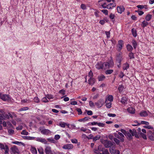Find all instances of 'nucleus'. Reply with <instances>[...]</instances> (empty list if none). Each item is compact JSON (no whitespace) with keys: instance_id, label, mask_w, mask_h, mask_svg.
Wrapping results in <instances>:
<instances>
[{"instance_id":"61","label":"nucleus","mask_w":154,"mask_h":154,"mask_svg":"<svg viewBox=\"0 0 154 154\" xmlns=\"http://www.w3.org/2000/svg\"><path fill=\"white\" fill-rule=\"evenodd\" d=\"M140 124H144L146 125H148L149 124V123L147 122H146L145 121H142L141 122Z\"/></svg>"},{"instance_id":"13","label":"nucleus","mask_w":154,"mask_h":154,"mask_svg":"<svg viewBox=\"0 0 154 154\" xmlns=\"http://www.w3.org/2000/svg\"><path fill=\"white\" fill-rule=\"evenodd\" d=\"M147 133L149 138L151 140H154V137L153 135L152 132L151 131H149Z\"/></svg>"},{"instance_id":"15","label":"nucleus","mask_w":154,"mask_h":154,"mask_svg":"<svg viewBox=\"0 0 154 154\" xmlns=\"http://www.w3.org/2000/svg\"><path fill=\"white\" fill-rule=\"evenodd\" d=\"M117 10L119 13H122L124 11L125 8L123 6H118Z\"/></svg>"},{"instance_id":"3","label":"nucleus","mask_w":154,"mask_h":154,"mask_svg":"<svg viewBox=\"0 0 154 154\" xmlns=\"http://www.w3.org/2000/svg\"><path fill=\"white\" fill-rule=\"evenodd\" d=\"M11 154H19L20 153L19 150L16 146H13L11 148Z\"/></svg>"},{"instance_id":"48","label":"nucleus","mask_w":154,"mask_h":154,"mask_svg":"<svg viewBox=\"0 0 154 154\" xmlns=\"http://www.w3.org/2000/svg\"><path fill=\"white\" fill-rule=\"evenodd\" d=\"M76 110L78 112L79 115H80L82 114V112L81 109L77 108L76 109Z\"/></svg>"},{"instance_id":"12","label":"nucleus","mask_w":154,"mask_h":154,"mask_svg":"<svg viewBox=\"0 0 154 154\" xmlns=\"http://www.w3.org/2000/svg\"><path fill=\"white\" fill-rule=\"evenodd\" d=\"M73 147V145L71 144L64 145L62 147L63 148L65 149H72Z\"/></svg>"},{"instance_id":"20","label":"nucleus","mask_w":154,"mask_h":154,"mask_svg":"<svg viewBox=\"0 0 154 154\" xmlns=\"http://www.w3.org/2000/svg\"><path fill=\"white\" fill-rule=\"evenodd\" d=\"M122 60V57L121 56L117 57L116 61L118 63H119V64H118V66L119 67L121 64V62Z\"/></svg>"},{"instance_id":"42","label":"nucleus","mask_w":154,"mask_h":154,"mask_svg":"<svg viewBox=\"0 0 154 154\" xmlns=\"http://www.w3.org/2000/svg\"><path fill=\"white\" fill-rule=\"evenodd\" d=\"M132 43L134 48V49H135L137 46V43L136 42L135 40H133L132 41Z\"/></svg>"},{"instance_id":"58","label":"nucleus","mask_w":154,"mask_h":154,"mask_svg":"<svg viewBox=\"0 0 154 154\" xmlns=\"http://www.w3.org/2000/svg\"><path fill=\"white\" fill-rule=\"evenodd\" d=\"M81 8L83 10H85L86 8V5L84 4H81Z\"/></svg>"},{"instance_id":"7","label":"nucleus","mask_w":154,"mask_h":154,"mask_svg":"<svg viewBox=\"0 0 154 154\" xmlns=\"http://www.w3.org/2000/svg\"><path fill=\"white\" fill-rule=\"evenodd\" d=\"M106 4L105 3L102 5V6L103 8H107V9H112V7H110V5H112V7H115L116 6V4L115 3H111L109 4L106 6H105L104 5Z\"/></svg>"},{"instance_id":"25","label":"nucleus","mask_w":154,"mask_h":154,"mask_svg":"<svg viewBox=\"0 0 154 154\" xmlns=\"http://www.w3.org/2000/svg\"><path fill=\"white\" fill-rule=\"evenodd\" d=\"M127 99L125 97H123L122 98L121 102L123 104H125L127 102Z\"/></svg>"},{"instance_id":"55","label":"nucleus","mask_w":154,"mask_h":154,"mask_svg":"<svg viewBox=\"0 0 154 154\" xmlns=\"http://www.w3.org/2000/svg\"><path fill=\"white\" fill-rule=\"evenodd\" d=\"M87 112V114L88 115H92L93 114L91 110H86Z\"/></svg>"},{"instance_id":"16","label":"nucleus","mask_w":154,"mask_h":154,"mask_svg":"<svg viewBox=\"0 0 154 154\" xmlns=\"http://www.w3.org/2000/svg\"><path fill=\"white\" fill-rule=\"evenodd\" d=\"M41 132L43 134L48 135L51 132L49 130L47 129H45L42 130L41 131Z\"/></svg>"},{"instance_id":"4","label":"nucleus","mask_w":154,"mask_h":154,"mask_svg":"<svg viewBox=\"0 0 154 154\" xmlns=\"http://www.w3.org/2000/svg\"><path fill=\"white\" fill-rule=\"evenodd\" d=\"M115 136L116 138L119 139L122 142H123L124 141V136L123 134L121 132H118V134H115Z\"/></svg>"},{"instance_id":"59","label":"nucleus","mask_w":154,"mask_h":154,"mask_svg":"<svg viewBox=\"0 0 154 154\" xmlns=\"http://www.w3.org/2000/svg\"><path fill=\"white\" fill-rule=\"evenodd\" d=\"M59 92L60 93L62 94V95H64L65 94V91L63 89L60 90Z\"/></svg>"},{"instance_id":"18","label":"nucleus","mask_w":154,"mask_h":154,"mask_svg":"<svg viewBox=\"0 0 154 154\" xmlns=\"http://www.w3.org/2000/svg\"><path fill=\"white\" fill-rule=\"evenodd\" d=\"M113 98L112 95H109L108 96L107 98H106L105 103H106L107 100L109 101L110 102H112L113 101Z\"/></svg>"},{"instance_id":"10","label":"nucleus","mask_w":154,"mask_h":154,"mask_svg":"<svg viewBox=\"0 0 154 154\" xmlns=\"http://www.w3.org/2000/svg\"><path fill=\"white\" fill-rule=\"evenodd\" d=\"M96 68L98 69H103V62H98L95 65Z\"/></svg>"},{"instance_id":"49","label":"nucleus","mask_w":154,"mask_h":154,"mask_svg":"<svg viewBox=\"0 0 154 154\" xmlns=\"http://www.w3.org/2000/svg\"><path fill=\"white\" fill-rule=\"evenodd\" d=\"M129 56L130 59L134 58L133 53L131 52L129 53Z\"/></svg>"},{"instance_id":"11","label":"nucleus","mask_w":154,"mask_h":154,"mask_svg":"<svg viewBox=\"0 0 154 154\" xmlns=\"http://www.w3.org/2000/svg\"><path fill=\"white\" fill-rule=\"evenodd\" d=\"M123 45V41L122 40H120L119 41L117 45L118 50L120 51L122 49Z\"/></svg>"},{"instance_id":"30","label":"nucleus","mask_w":154,"mask_h":154,"mask_svg":"<svg viewBox=\"0 0 154 154\" xmlns=\"http://www.w3.org/2000/svg\"><path fill=\"white\" fill-rule=\"evenodd\" d=\"M124 88V87L123 85H119L118 89L120 93H121L122 92Z\"/></svg>"},{"instance_id":"62","label":"nucleus","mask_w":154,"mask_h":154,"mask_svg":"<svg viewBox=\"0 0 154 154\" xmlns=\"http://www.w3.org/2000/svg\"><path fill=\"white\" fill-rule=\"evenodd\" d=\"M89 104L90 106L91 107H93L94 106V103L91 101H90L89 102Z\"/></svg>"},{"instance_id":"37","label":"nucleus","mask_w":154,"mask_h":154,"mask_svg":"<svg viewBox=\"0 0 154 154\" xmlns=\"http://www.w3.org/2000/svg\"><path fill=\"white\" fill-rule=\"evenodd\" d=\"M100 135H97L93 138V140L94 141H96L100 139Z\"/></svg>"},{"instance_id":"1","label":"nucleus","mask_w":154,"mask_h":154,"mask_svg":"<svg viewBox=\"0 0 154 154\" xmlns=\"http://www.w3.org/2000/svg\"><path fill=\"white\" fill-rule=\"evenodd\" d=\"M103 69H106L112 67L114 66V63L112 61L103 63Z\"/></svg>"},{"instance_id":"27","label":"nucleus","mask_w":154,"mask_h":154,"mask_svg":"<svg viewBox=\"0 0 154 154\" xmlns=\"http://www.w3.org/2000/svg\"><path fill=\"white\" fill-rule=\"evenodd\" d=\"M152 15L150 14H147L146 17L145 19L147 21H149L151 19Z\"/></svg>"},{"instance_id":"17","label":"nucleus","mask_w":154,"mask_h":154,"mask_svg":"<svg viewBox=\"0 0 154 154\" xmlns=\"http://www.w3.org/2000/svg\"><path fill=\"white\" fill-rule=\"evenodd\" d=\"M140 115L141 117H145L147 116L148 114L146 111L143 110L140 112Z\"/></svg>"},{"instance_id":"36","label":"nucleus","mask_w":154,"mask_h":154,"mask_svg":"<svg viewBox=\"0 0 154 154\" xmlns=\"http://www.w3.org/2000/svg\"><path fill=\"white\" fill-rule=\"evenodd\" d=\"M8 133L9 135H12L14 133V131L12 129H9L8 130Z\"/></svg>"},{"instance_id":"33","label":"nucleus","mask_w":154,"mask_h":154,"mask_svg":"<svg viewBox=\"0 0 154 154\" xmlns=\"http://www.w3.org/2000/svg\"><path fill=\"white\" fill-rule=\"evenodd\" d=\"M131 32L132 34L134 37H135L137 36V34L136 33V30L134 28H133L131 29Z\"/></svg>"},{"instance_id":"63","label":"nucleus","mask_w":154,"mask_h":154,"mask_svg":"<svg viewBox=\"0 0 154 154\" xmlns=\"http://www.w3.org/2000/svg\"><path fill=\"white\" fill-rule=\"evenodd\" d=\"M71 142L73 143H76L78 142V140L76 139H74L71 140Z\"/></svg>"},{"instance_id":"51","label":"nucleus","mask_w":154,"mask_h":154,"mask_svg":"<svg viewBox=\"0 0 154 154\" xmlns=\"http://www.w3.org/2000/svg\"><path fill=\"white\" fill-rule=\"evenodd\" d=\"M5 146L3 144L0 143V148L1 149H5Z\"/></svg>"},{"instance_id":"38","label":"nucleus","mask_w":154,"mask_h":154,"mask_svg":"<svg viewBox=\"0 0 154 154\" xmlns=\"http://www.w3.org/2000/svg\"><path fill=\"white\" fill-rule=\"evenodd\" d=\"M106 103V106L107 108H110L111 107L112 103L110 102L107 103V102L106 103Z\"/></svg>"},{"instance_id":"24","label":"nucleus","mask_w":154,"mask_h":154,"mask_svg":"<svg viewBox=\"0 0 154 154\" xmlns=\"http://www.w3.org/2000/svg\"><path fill=\"white\" fill-rule=\"evenodd\" d=\"M148 24L149 23L147 22L144 20L142 22L141 25L144 28L148 26Z\"/></svg>"},{"instance_id":"22","label":"nucleus","mask_w":154,"mask_h":154,"mask_svg":"<svg viewBox=\"0 0 154 154\" xmlns=\"http://www.w3.org/2000/svg\"><path fill=\"white\" fill-rule=\"evenodd\" d=\"M88 82L89 84L92 85L94 84L95 82V79L93 78H90L89 80H88Z\"/></svg>"},{"instance_id":"45","label":"nucleus","mask_w":154,"mask_h":154,"mask_svg":"<svg viewBox=\"0 0 154 154\" xmlns=\"http://www.w3.org/2000/svg\"><path fill=\"white\" fill-rule=\"evenodd\" d=\"M102 154H109L108 150L107 149H105L103 150L102 153Z\"/></svg>"},{"instance_id":"6","label":"nucleus","mask_w":154,"mask_h":154,"mask_svg":"<svg viewBox=\"0 0 154 154\" xmlns=\"http://www.w3.org/2000/svg\"><path fill=\"white\" fill-rule=\"evenodd\" d=\"M0 98L4 101L8 100L10 99L9 96L7 94H1Z\"/></svg>"},{"instance_id":"54","label":"nucleus","mask_w":154,"mask_h":154,"mask_svg":"<svg viewBox=\"0 0 154 154\" xmlns=\"http://www.w3.org/2000/svg\"><path fill=\"white\" fill-rule=\"evenodd\" d=\"M4 119L5 118L7 119H9V117L8 114H3Z\"/></svg>"},{"instance_id":"8","label":"nucleus","mask_w":154,"mask_h":154,"mask_svg":"<svg viewBox=\"0 0 154 154\" xmlns=\"http://www.w3.org/2000/svg\"><path fill=\"white\" fill-rule=\"evenodd\" d=\"M129 132L131 134L132 136H134L137 138H139V137L138 134H137L136 131L135 129H133V130L130 129Z\"/></svg>"},{"instance_id":"46","label":"nucleus","mask_w":154,"mask_h":154,"mask_svg":"<svg viewBox=\"0 0 154 154\" xmlns=\"http://www.w3.org/2000/svg\"><path fill=\"white\" fill-rule=\"evenodd\" d=\"M8 115L9 117H10L11 118H13V116H15V115L14 112L8 113Z\"/></svg>"},{"instance_id":"41","label":"nucleus","mask_w":154,"mask_h":154,"mask_svg":"<svg viewBox=\"0 0 154 154\" xmlns=\"http://www.w3.org/2000/svg\"><path fill=\"white\" fill-rule=\"evenodd\" d=\"M29 108L27 107H24L20 109L19 110V111H26L29 109Z\"/></svg>"},{"instance_id":"64","label":"nucleus","mask_w":154,"mask_h":154,"mask_svg":"<svg viewBox=\"0 0 154 154\" xmlns=\"http://www.w3.org/2000/svg\"><path fill=\"white\" fill-rule=\"evenodd\" d=\"M124 76V74L123 72H121L119 76V77L121 78H122Z\"/></svg>"},{"instance_id":"21","label":"nucleus","mask_w":154,"mask_h":154,"mask_svg":"<svg viewBox=\"0 0 154 154\" xmlns=\"http://www.w3.org/2000/svg\"><path fill=\"white\" fill-rule=\"evenodd\" d=\"M106 78V77L103 75H101L98 76V79L99 81L104 80Z\"/></svg>"},{"instance_id":"43","label":"nucleus","mask_w":154,"mask_h":154,"mask_svg":"<svg viewBox=\"0 0 154 154\" xmlns=\"http://www.w3.org/2000/svg\"><path fill=\"white\" fill-rule=\"evenodd\" d=\"M38 151L40 154H44L43 149L42 148H40L38 149Z\"/></svg>"},{"instance_id":"35","label":"nucleus","mask_w":154,"mask_h":154,"mask_svg":"<svg viewBox=\"0 0 154 154\" xmlns=\"http://www.w3.org/2000/svg\"><path fill=\"white\" fill-rule=\"evenodd\" d=\"M5 154H9V149L7 145H5Z\"/></svg>"},{"instance_id":"39","label":"nucleus","mask_w":154,"mask_h":154,"mask_svg":"<svg viewBox=\"0 0 154 154\" xmlns=\"http://www.w3.org/2000/svg\"><path fill=\"white\" fill-rule=\"evenodd\" d=\"M140 135L141 136L142 138L144 139H146V134L142 133L140 132Z\"/></svg>"},{"instance_id":"14","label":"nucleus","mask_w":154,"mask_h":154,"mask_svg":"<svg viewBox=\"0 0 154 154\" xmlns=\"http://www.w3.org/2000/svg\"><path fill=\"white\" fill-rule=\"evenodd\" d=\"M36 140L41 142L44 143L45 144H47V141L46 139L42 138H37Z\"/></svg>"},{"instance_id":"34","label":"nucleus","mask_w":154,"mask_h":154,"mask_svg":"<svg viewBox=\"0 0 154 154\" xmlns=\"http://www.w3.org/2000/svg\"><path fill=\"white\" fill-rule=\"evenodd\" d=\"M32 153L33 154H37V151L35 148L34 147L32 148L31 149Z\"/></svg>"},{"instance_id":"47","label":"nucleus","mask_w":154,"mask_h":154,"mask_svg":"<svg viewBox=\"0 0 154 154\" xmlns=\"http://www.w3.org/2000/svg\"><path fill=\"white\" fill-rule=\"evenodd\" d=\"M42 102H45V103H48V100L47 99V97H44L42 99Z\"/></svg>"},{"instance_id":"56","label":"nucleus","mask_w":154,"mask_h":154,"mask_svg":"<svg viewBox=\"0 0 154 154\" xmlns=\"http://www.w3.org/2000/svg\"><path fill=\"white\" fill-rule=\"evenodd\" d=\"M101 11L104 14H105L106 15L108 14V11L107 10L103 9L101 10Z\"/></svg>"},{"instance_id":"44","label":"nucleus","mask_w":154,"mask_h":154,"mask_svg":"<svg viewBox=\"0 0 154 154\" xmlns=\"http://www.w3.org/2000/svg\"><path fill=\"white\" fill-rule=\"evenodd\" d=\"M12 143L13 144H16L17 145H19L20 144H21V145H23V143L21 142H19L17 141H15L14 142H13Z\"/></svg>"},{"instance_id":"32","label":"nucleus","mask_w":154,"mask_h":154,"mask_svg":"<svg viewBox=\"0 0 154 154\" xmlns=\"http://www.w3.org/2000/svg\"><path fill=\"white\" fill-rule=\"evenodd\" d=\"M66 123L61 122L59 123V125L62 128H65L66 126Z\"/></svg>"},{"instance_id":"40","label":"nucleus","mask_w":154,"mask_h":154,"mask_svg":"<svg viewBox=\"0 0 154 154\" xmlns=\"http://www.w3.org/2000/svg\"><path fill=\"white\" fill-rule=\"evenodd\" d=\"M97 148L100 152H103L104 149L103 147L101 145H99L98 146Z\"/></svg>"},{"instance_id":"23","label":"nucleus","mask_w":154,"mask_h":154,"mask_svg":"<svg viewBox=\"0 0 154 154\" xmlns=\"http://www.w3.org/2000/svg\"><path fill=\"white\" fill-rule=\"evenodd\" d=\"M127 110L130 113L133 114L134 113L135 109L131 107L128 108Z\"/></svg>"},{"instance_id":"26","label":"nucleus","mask_w":154,"mask_h":154,"mask_svg":"<svg viewBox=\"0 0 154 154\" xmlns=\"http://www.w3.org/2000/svg\"><path fill=\"white\" fill-rule=\"evenodd\" d=\"M126 48H127V50L128 51H130V52L132 51V50L133 49V48L132 47V46L131 45H130L129 44H128L127 45Z\"/></svg>"},{"instance_id":"50","label":"nucleus","mask_w":154,"mask_h":154,"mask_svg":"<svg viewBox=\"0 0 154 154\" xmlns=\"http://www.w3.org/2000/svg\"><path fill=\"white\" fill-rule=\"evenodd\" d=\"M114 140L116 142L117 144H119L120 143V141L119 140L117 139L116 138H114Z\"/></svg>"},{"instance_id":"31","label":"nucleus","mask_w":154,"mask_h":154,"mask_svg":"<svg viewBox=\"0 0 154 154\" xmlns=\"http://www.w3.org/2000/svg\"><path fill=\"white\" fill-rule=\"evenodd\" d=\"M129 67V65L127 63H125L124 64L123 69L124 70H126Z\"/></svg>"},{"instance_id":"52","label":"nucleus","mask_w":154,"mask_h":154,"mask_svg":"<svg viewBox=\"0 0 154 154\" xmlns=\"http://www.w3.org/2000/svg\"><path fill=\"white\" fill-rule=\"evenodd\" d=\"M22 134H24L25 135H27L28 134V133L25 130H23L21 132Z\"/></svg>"},{"instance_id":"28","label":"nucleus","mask_w":154,"mask_h":154,"mask_svg":"<svg viewBox=\"0 0 154 154\" xmlns=\"http://www.w3.org/2000/svg\"><path fill=\"white\" fill-rule=\"evenodd\" d=\"M125 135L127 137L128 139H132V135L131 134V133H130L128 132H127V134H125Z\"/></svg>"},{"instance_id":"53","label":"nucleus","mask_w":154,"mask_h":154,"mask_svg":"<svg viewBox=\"0 0 154 154\" xmlns=\"http://www.w3.org/2000/svg\"><path fill=\"white\" fill-rule=\"evenodd\" d=\"M34 100L35 102L38 103L39 102V100L38 97H35L34 99Z\"/></svg>"},{"instance_id":"2","label":"nucleus","mask_w":154,"mask_h":154,"mask_svg":"<svg viewBox=\"0 0 154 154\" xmlns=\"http://www.w3.org/2000/svg\"><path fill=\"white\" fill-rule=\"evenodd\" d=\"M101 142L106 148L109 147L113 145L112 143L109 140L102 139L101 140Z\"/></svg>"},{"instance_id":"29","label":"nucleus","mask_w":154,"mask_h":154,"mask_svg":"<svg viewBox=\"0 0 154 154\" xmlns=\"http://www.w3.org/2000/svg\"><path fill=\"white\" fill-rule=\"evenodd\" d=\"M113 72V70L112 69H108L105 71V73L107 75L110 74L112 73Z\"/></svg>"},{"instance_id":"5","label":"nucleus","mask_w":154,"mask_h":154,"mask_svg":"<svg viewBox=\"0 0 154 154\" xmlns=\"http://www.w3.org/2000/svg\"><path fill=\"white\" fill-rule=\"evenodd\" d=\"M104 103V100L103 99H100L97 102L95 103L96 105L99 108L101 107Z\"/></svg>"},{"instance_id":"9","label":"nucleus","mask_w":154,"mask_h":154,"mask_svg":"<svg viewBox=\"0 0 154 154\" xmlns=\"http://www.w3.org/2000/svg\"><path fill=\"white\" fill-rule=\"evenodd\" d=\"M45 151L46 154H53L51 150V148L49 146H46L45 149Z\"/></svg>"},{"instance_id":"19","label":"nucleus","mask_w":154,"mask_h":154,"mask_svg":"<svg viewBox=\"0 0 154 154\" xmlns=\"http://www.w3.org/2000/svg\"><path fill=\"white\" fill-rule=\"evenodd\" d=\"M109 150L110 153L112 154H115L116 153V150L114 146L109 147Z\"/></svg>"},{"instance_id":"57","label":"nucleus","mask_w":154,"mask_h":154,"mask_svg":"<svg viewBox=\"0 0 154 154\" xmlns=\"http://www.w3.org/2000/svg\"><path fill=\"white\" fill-rule=\"evenodd\" d=\"M88 76L90 78H92V77L93 76V73L92 72V71L91 70L88 73Z\"/></svg>"},{"instance_id":"60","label":"nucleus","mask_w":154,"mask_h":154,"mask_svg":"<svg viewBox=\"0 0 154 154\" xmlns=\"http://www.w3.org/2000/svg\"><path fill=\"white\" fill-rule=\"evenodd\" d=\"M97 125L101 127H103L105 125L103 123L101 122L97 123Z\"/></svg>"}]
</instances>
